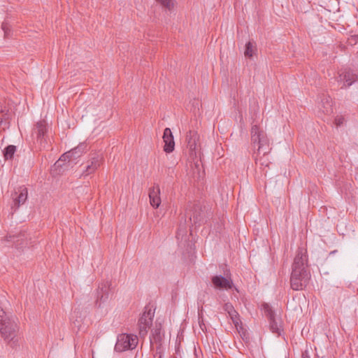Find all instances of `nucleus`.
<instances>
[{
    "instance_id": "obj_1",
    "label": "nucleus",
    "mask_w": 358,
    "mask_h": 358,
    "mask_svg": "<svg viewBox=\"0 0 358 358\" xmlns=\"http://www.w3.org/2000/svg\"><path fill=\"white\" fill-rule=\"evenodd\" d=\"M307 252L303 248H299L292 264L290 276V286L294 290H302L308 284L310 273L308 269Z\"/></svg>"
},
{
    "instance_id": "obj_2",
    "label": "nucleus",
    "mask_w": 358,
    "mask_h": 358,
    "mask_svg": "<svg viewBox=\"0 0 358 358\" xmlns=\"http://www.w3.org/2000/svg\"><path fill=\"white\" fill-rule=\"evenodd\" d=\"M18 331L17 319L0 308V334L3 340L7 343H15Z\"/></svg>"
},
{
    "instance_id": "obj_3",
    "label": "nucleus",
    "mask_w": 358,
    "mask_h": 358,
    "mask_svg": "<svg viewBox=\"0 0 358 358\" xmlns=\"http://www.w3.org/2000/svg\"><path fill=\"white\" fill-rule=\"evenodd\" d=\"M251 141L254 148L257 146V155L268 154L271 150L269 140L266 132L258 125L254 124L251 128Z\"/></svg>"
},
{
    "instance_id": "obj_4",
    "label": "nucleus",
    "mask_w": 358,
    "mask_h": 358,
    "mask_svg": "<svg viewBox=\"0 0 358 358\" xmlns=\"http://www.w3.org/2000/svg\"><path fill=\"white\" fill-rule=\"evenodd\" d=\"M138 339L137 336L134 334H122L117 336V342L115 345V350L122 352L136 348Z\"/></svg>"
},
{
    "instance_id": "obj_5",
    "label": "nucleus",
    "mask_w": 358,
    "mask_h": 358,
    "mask_svg": "<svg viewBox=\"0 0 358 358\" xmlns=\"http://www.w3.org/2000/svg\"><path fill=\"white\" fill-rule=\"evenodd\" d=\"M32 137L43 147L48 143V123L42 120L36 123L32 129Z\"/></svg>"
},
{
    "instance_id": "obj_6",
    "label": "nucleus",
    "mask_w": 358,
    "mask_h": 358,
    "mask_svg": "<svg viewBox=\"0 0 358 358\" xmlns=\"http://www.w3.org/2000/svg\"><path fill=\"white\" fill-rule=\"evenodd\" d=\"M224 276L216 275L212 277L211 281L215 288L219 289H230L234 287V282L229 270L224 271Z\"/></svg>"
},
{
    "instance_id": "obj_7",
    "label": "nucleus",
    "mask_w": 358,
    "mask_h": 358,
    "mask_svg": "<svg viewBox=\"0 0 358 358\" xmlns=\"http://www.w3.org/2000/svg\"><path fill=\"white\" fill-rule=\"evenodd\" d=\"M154 311L148 307L145 308V311L138 320L139 334L141 336H145L148 333V329L152 324Z\"/></svg>"
},
{
    "instance_id": "obj_8",
    "label": "nucleus",
    "mask_w": 358,
    "mask_h": 358,
    "mask_svg": "<svg viewBox=\"0 0 358 358\" xmlns=\"http://www.w3.org/2000/svg\"><path fill=\"white\" fill-rule=\"evenodd\" d=\"M103 161V156L101 153H93L91 155L87 164L85 166L83 174L88 176L95 172Z\"/></svg>"
},
{
    "instance_id": "obj_9",
    "label": "nucleus",
    "mask_w": 358,
    "mask_h": 358,
    "mask_svg": "<svg viewBox=\"0 0 358 358\" xmlns=\"http://www.w3.org/2000/svg\"><path fill=\"white\" fill-rule=\"evenodd\" d=\"M189 216V220L195 227L200 226L203 222L204 212L199 205H194L191 209L186 211L185 216Z\"/></svg>"
},
{
    "instance_id": "obj_10",
    "label": "nucleus",
    "mask_w": 358,
    "mask_h": 358,
    "mask_svg": "<svg viewBox=\"0 0 358 358\" xmlns=\"http://www.w3.org/2000/svg\"><path fill=\"white\" fill-rule=\"evenodd\" d=\"M110 286V283L108 281H103L99 285L96 299V306L99 308L108 299Z\"/></svg>"
},
{
    "instance_id": "obj_11",
    "label": "nucleus",
    "mask_w": 358,
    "mask_h": 358,
    "mask_svg": "<svg viewBox=\"0 0 358 358\" xmlns=\"http://www.w3.org/2000/svg\"><path fill=\"white\" fill-rule=\"evenodd\" d=\"M358 80V75L355 73L351 69H345L339 73L337 78L338 83H343L341 88L350 87L355 82Z\"/></svg>"
},
{
    "instance_id": "obj_12",
    "label": "nucleus",
    "mask_w": 358,
    "mask_h": 358,
    "mask_svg": "<svg viewBox=\"0 0 358 358\" xmlns=\"http://www.w3.org/2000/svg\"><path fill=\"white\" fill-rule=\"evenodd\" d=\"M28 197V189L25 186H20L13 194V204L12 209L16 210L21 205L24 204Z\"/></svg>"
},
{
    "instance_id": "obj_13",
    "label": "nucleus",
    "mask_w": 358,
    "mask_h": 358,
    "mask_svg": "<svg viewBox=\"0 0 358 358\" xmlns=\"http://www.w3.org/2000/svg\"><path fill=\"white\" fill-rule=\"evenodd\" d=\"M67 152H64L51 168V174L55 177L64 175L67 171Z\"/></svg>"
},
{
    "instance_id": "obj_14",
    "label": "nucleus",
    "mask_w": 358,
    "mask_h": 358,
    "mask_svg": "<svg viewBox=\"0 0 358 358\" xmlns=\"http://www.w3.org/2000/svg\"><path fill=\"white\" fill-rule=\"evenodd\" d=\"M163 140L164 142V150L167 153L173 152L175 147V142L173 134L169 128H166L164 129Z\"/></svg>"
},
{
    "instance_id": "obj_15",
    "label": "nucleus",
    "mask_w": 358,
    "mask_h": 358,
    "mask_svg": "<svg viewBox=\"0 0 358 358\" xmlns=\"http://www.w3.org/2000/svg\"><path fill=\"white\" fill-rule=\"evenodd\" d=\"M149 199L150 205L157 208L161 204L160 188L159 185H155L149 189Z\"/></svg>"
},
{
    "instance_id": "obj_16",
    "label": "nucleus",
    "mask_w": 358,
    "mask_h": 358,
    "mask_svg": "<svg viewBox=\"0 0 358 358\" xmlns=\"http://www.w3.org/2000/svg\"><path fill=\"white\" fill-rule=\"evenodd\" d=\"M87 150V145L80 143L77 147L69 150V166L70 163L82 156Z\"/></svg>"
},
{
    "instance_id": "obj_17",
    "label": "nucleus",
    "mask_w": 358,
    "mask_h": 358,
    "mask_svg": "<svg viewBox=\"0 0 358 358\" xmlns=\"http://www.w3.org/2000/svg\"><path fill=\"white\" fill-rule=\"evenodd\" d=\"M198 134L195 131H189L186 136L187 146L189 150L190 155H196V142L198 141Z\"/></svg>"
},
{
    "instance_id": "obj_18",
    "label": "nucleus",
    "mask_w": 358,
    "mask_h": 358,
    "mask_svg": "<svg viewBox=\"0 0 358 358\" xmlns=\"http://www.w3.org/2000/svg\"><path fill=\"white\" fill-rule=\"evenodd\" d=\"M261 155H257V152L255 153V163L262 171L264 172V174L266 176L267 173V169L269 168V165L271 164L269 161V158L268 157V154L262 153Z\"/></svg>"
},
{
    "instance_id": "obj_19",
    "label": "nucleus",
    "mask_w": 358,
    "mask_h": 358,
    "mask_svg": "<svg viewBox=\"0 0 358 358\" xmlns=\"http://www.w3.org/2000/svg\"><path fill=\"white\" fill-rule=\"evenodd\" d=\"M150 343L151 345L155 344L157 351L160 352L162 345V336L160 329L157 328L153 331L152 337H150Z\"/></svg>"
},
{
    "instance_id": "obj_20",
    "label": "nucleus",
    "mask_w": 358,
    "mask_h": 358,
    "mask_svg": "<svg viewBox=\"0 0 358 358\" xmlns=\"http://www.w3.org/2000/svg\"><path fill=\"white\" fill-rule=\"evenodd\" d=\"M17 150L15 145H9L3 150V155L5 160L13 159L15 152Z\"/></svg>"
},
{
    "instance_id": "obj_21",
    "label": "nucleus",
    "mask_w": 358,
    "mask_h": 358,
    "mask_svg": "<svg viewBox=\"0 0 358 358\" xmlns=\"http://www.w3.org/2000/svg\"><path fill=\"white\" fill-rule=\"evenodd\" d=\"M268 321L271 331L273 333L277 334L278 335H280V333L282 331L280 322H277L275 318L271 319Z\"/></svg>"
},
{
    "instance_id": "obj_22",
    "label": "nucleus",
    "mask_w": 358,
    "mask_h": 358,
    "mask_svg": "<svg viewBox=\"0 0 358 358\" xmlns=\"http://www.w3.org/2000/svg\"><path fill=\"white\" fill-rule=\"evenodd\" d=\"M256 47L254 45L253 42L249 41L245 44V49L244 51V55L245 57L251 58L255 51H256Z\"/></svg>"
},
{
    "instance_id": "obj_23",
    "label": "nucleus",
    "mask_w": 358,
    "mask_h": 358,
    "mask_svg": "<svg viewBox=\"0 0 358 358\" xmlns=\"http://www.w3.org/2000/svg\"><path fill=\"white\" fill-rule=\"evenodd\" d=\"M164 8L169 10H171L174 6V0H156Z\"/></svg>"
},
{
    "instance_id": "obj_24",
    "label": "nucleus",
    "mask_w": 358,
    "mask_h": 358,
    "mask_svg": "<svg viewBox=\"0 0 358 358\" xmlns=\"http://www.w3.org/2000/svg\"><path fill=\"white\" fill-rule=\"evenodd\" d=\"M232 320L234 324L237 327L241 322L239 315L236 310H234L232 313L229 315Z\"/></svg>"
},
{
    "instance_id": "obj_25",
    "label": "nucleus",
    "mask_w": 358,
    "mask_h": 358,
    "mask_svg": "<svg viewBox=\"0 0 358 358\" xmlns=\"http://www.w3.org/2000/svg\"><path fill=\"white\" fill-rule=\"evenodd\" d=\"M264 310H265V314H266V317H268V320L271 319L275 318V313L268 305L266 304L264 306Z\"/></svg>"
},
{
    "instance_id": "obj_26",
    "label": "nucleus",
    "mask_w": 358,
    "mask_h": 358,
    "mask_svg": "<svg viewBox=\"0 0 358 358\" xmlns=\"http://www.w3.org/2000/svg\"><path fill=\"white\" fill-rule=\"evenodd\" d=\"M1 29L4 32L5 37H8L10 31V26L9 24L6 22H3L1 24Z\"/></svg>"
},
{
    "instance_id": "obj_27",
    "label": "nucleus",
    "mask_w": 358,
    "mask_h": 358,
    "mask_svg": "<svg viewBox=\"0 0 358 358\" xmlns=\"http://www.w3.org/2000/svg\"><path fill=\"white\" fill-rule=\"evenodd\" d=\"M223 310L228 313L229 315L234 310H236L231 303H226L223 306Z\"/></svg>"
},
{
    "instance_id": "obj_28",
    "label": "nucleus",
    "mask_w": 358,
    "mask_h": 358,
    "mask_svg": "<svg viewBox=\"0 0 358 358\" xmlns=\"http://www.w3.org/2000/svg\"><path fill=\"white\" fill-rule=\"evenodd\" d=\"M199 301L201 302V308H203L202 305L204 303V301H202L201 299H199ZM201 313H202V309H201V310H199V324L201 329L202 330H203V327H205V324L203 322L202 317L201 316Z\"/></svg>"
},
{
    "instance_id": "obj_29",
    "label": "nucleus",
    "mask_w": 358,
    "mask_h": 358,
    "mask_svg": "<svg viewBox=\"0 0 358 358\" xmlns=\"http://www.w3.org/2000/svg\"><path fill=\"white\" fill-rule=\"evenodd\" d=\"M343 121H344V117L342 116H336L334 120L335 124L337 127H340L341 125H342V124L343 123Z\"/></svg>"
},
{
    "instance_id": "obj_30",
    "label": "nucleus",
    "mask_w": 358,
    "mask_h": 358,
    "mask_svg": "<svg viewBox=\"0 0 358 358\" xmlns=\"http://www.w3.org/2000/svg\"><path fill=\"white\" fill-rule=\"evenodd\" d=\"M327 106L325 107V110H324V112L327 113H331V111H332L331 106L330 104V102H329L328 98H327Z\"/></svg>"
},
{
    "instance_id": "obj_31",
    "label": "nucleus",
    "mask_w": 358,
    "mask_h": 358,
    "mask_svg": "<svg viewBox=\"0 0 358 358\" xmlns=\"http://www.w3.org/2000/svg\"><path fill=\"white\" fill-rule=\"evenodd\" d=\"M173 173V169L171 168H169L167 169V174L170 175L172 177V174Z\"/></svg>"
},
{
    "instance_id": "obj_32",
    "label": "nucleus",
    "mask_w": 358,
    "mask_h": 358,
    "mask_svg": "<svg viewBox=\"0 0 358 358\" xmlns=\"http://www.w3.org/2000/svg\"><path fill=\"white\" fill-rule=\"evenodd\" d=\"M303 358H309V357H303Z\"/></svg>"
}]
</instances>
